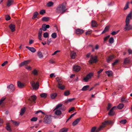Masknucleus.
Instances as JSON below:
<instances>
[{
    "label": "nucleus",
    "instance_id": "9d476101",
    "mask_svg": "<svg viewBox=\"0 0 132 132\" xmlns=\"http://www.w3.org/2000/svg\"><path fill=\"white\" fill-rule=\"evenodd\" d=\"M117 109L116 106H114L110 110V112L108 113V114L110 116L113 115L114 114V112L113 111V110Z\"/></svg>",
    "mask_w": 132,
    "mask_h": 132
},
{
    "label": "nucleus",
    "instance_id": "dca6fc26",
    "mask_svg": "<svg viewBox=\"0 0 132 132\" xmlns=\"http://www.w3.org/2000/svg\"><path fill=\"white\" fill-rule=\"evenodd\" d=\"M80 67L78 65H75L73 67V70L76 72H78L80 69Z\"/></svg>",
    "mask_w": 132,
    "mask_h": 132
},
{
    "label": "nucleus",
    "instance_id": "13d9d810",
    "mask_svg": "<svg viewBox=\"0 0 132 132\" xmlns=\"http://www.w3.org/2000/svg\"><path fill=\"white\" fill-rule=\"evenodd\" d=\"M119 60H116L115 61L112 63L113 65H116L119 62Z\"/></svg>",
    "mask_w": 132,
    "mask_h": 132
},
{
    "label": "nucleus",
    "instance_id": "c9c22d12",
    "mask_svg": "<svg viewBox=\"0 0 132 132\" xmlns=\"http://www.w3.org/2000/svg\"><path fill=\"white\" fill-rule=\"evenodd\" d=\"M124 106V105L122 103L119 104L118 106V108L119 109H122Z\"/></svg>",
    "mask_w": 132,
    "mask_h": 132
},
{
    "label": "nucleus",
    "instance_id": "338daca9",
    "mask_svg": "<svg viewBox=\"0 0 132 132\" xmlns=\"http://www.w3.org/2000/svg\"><path fill=\"white\" fill-rule=\"evenodd\" d=\"M75 108L74 107H72L71 108H70L69 109V110L68 111L69 112H70L72 111L73 110H74Z\"/></svg>",
    "mask_w": 132,
    "mask_h": 132
},
{
    "label": "nucleus",
    "instance_id": "3c124183",
    "mask_svg": "<svg viewBox=\"0 0 132 132\" xmlns=\"http://www.w3.org/2000/svg\"><path fill=\"white\" fill-rule=\"evenodd\" d=\"M43 36L44 38H46L48 37L49 36V34L47 32L44 33L43 34Z\"/></svg>",
    "mask_w": 132,
    "mask_h": 132
},
{
    "label": "nucleus",
    "instance_id": "f3484780",
    "mask_svg": "<svg viewBox=\"0 0 132 132\" xmlns=\"http://www.w3.org/2000/svg\"><path fill=\"white\" fill-rule=\"evenodd\" d=\"M80 119L81 118H79L76 119L72 123V125L73 126H75L76 125H77L80 121Z\"/></svg>",
    "mask_w": 132,
    "mask_h": 132
},
{
    "label": "nucleus",
    "instance_id": "2f4dec72",
    "mask_svg": "<svg viewBox=\"0 0 132 132\" xmlns=\"http://www.w3.org/2000/svg\"><path fill=\"white\" fill-rule=\"evenodd\" d=\"M25 111V108H22L21 109L20 113V114L22 116Z\"/></svg>",
    "mask_w": 132,
    "mask_h": 132
},
{
    "label": "nucleus",
    "instance_id": "4468645a",
    "mask_svg": "<svg viewBox=\"0 0 132 132\" xmlns=\"http://www.w3.org/2000/svg\"><path fill=\"white\" fill-rule=\"evenodd\" d=\"M18 86L20 88H22L24 87V83L21 82L20 81H18L17 82Z\"/></svg>",
    "mask_w": 132,
    "mask_h": 132
},
{
    "label": "nucleus",
    "instance_id": "7c9ffc66",
    "mask_svg": "<svg viewBox=\"0 0 132 132\" xmlns=\"http://www.w3.org/2000/svg\"><path fill=\"white\" fill-rule=\"evenodd\" d=\"M56 80L58 84H60V83L62 82V81L61 79V78L60 77H57L56 78Z\"/></svg>",
    "mask_w": 132,
    "mask_h": 132
},
{
    "label": "nucleus",
    "instance_id": "f03ea898",
    "mask_svg": "<svg viewBox=\"0 0 132 132\" xmlns=\"http://www.w3.org/2000/svg\"><path fill=\"white\" fill-rule=\"evenodd\" d=\"M67 10L65 6L62 3L59 5L56 8L55 12L57 13L62 14Z\"/></svg>",
    "mask_w": 132,
    "mask_h": 132
},
{
    "label": "nucleus",
    "instance_id": "de8ad7c7",
    "mask_svg": "<svg viewBox=\"0 0 132 132\" xmlns=\"http://www.w3.org/2000/svg\"><path fill=\"white\" fill-rule=\"evenodd\" d=\"M110 35H108V36L105 37L104 38V41L105 42L107 41L110 37Z\"/></svg>",
    "mask_w": 132,
    "mask_h": 132
},
{
    "label": "nucleus",
    "instance_id": "a211bd4d",
    "mask_svg": "<svg viewBox=\"0 0 132 132\" xmlns=\"http://www.w3.org/2000/svg\"><path fill=\"white\" fill-rule=\"evenodd\" d=\"M26 48H28L30 51L33 53L35 52L36 51V50L33 47H30L29 46H26Z\"/></svg>",
    "mask_w": 132,
    "mask_h": 132
},
{
    "label": "nucleus",
    "instance_id": "b1692460",
    "mask_svg": "<svg viewBox=\"0 0 132 132\" xmlns=\"http://www.w3.org/2000/svg\"><path fill=\"white\" fill-rule=\"evenodd\" d=\"M13 2V0H8L7 6L9 7L12 4Z\"/></svg>",
    "mask_w": 132,
    "mask_h": 132
},
{
    "label": "nucleus",
    "instance_id": "37998d69",
    "mask_svg": "<svg viewBox=\"0 0 132 132\" xmlns=\"http://www.w3.org/2000/svg\"><path fill=\"white\" fill-rule=\"evenodd\" d=\"M120 122L122 124H125L127 122V120L126 119L121 120L120 121Z\"/></svg>",
    "mask_w": 132,
    "mask_h": 132
},
{
    "label": "nucleus",
    "instance_id": "ea45409f",
    "mask_svg": "<svg viewBox=\"0 0 132 132\" xmlns=\"http://www.w3.org/2000/svg\"><path fill=\"white\" fill-rule=\"evenodd\" d=\"M47 94L46 93H43L40 94V96L43 98H45L46 97Z\"/></svg>",
    "mask_w": 132,
    "mask_h": 132
},
{
    "label": "nucleus",
    "instance_id": "774afa93",
    "mask_svg": "<svg viewBox=\"0 0 132 132\" xmlns=\"http://www.w3.org/2000/svg\"><path fill=\"white\" fill-rule=\"evenodd\" d=\"M5 99V98H3L1 99L0 100V105L2 104V102L4 101Z\"/></svg>",
    "mask_w": 132,
    "mask_h": 132
},
{
    "label": "nucleus",
    "instance_id": "0eeeda50",
    "mask_svg": "<svg viewBox=\"0 0 132 132\" xmlns=\"http://www.w3.org/2000/svg\"><path fill=\"white\" fill-rule=\"evenodd\" d=\"M93 73L92 72L89 73L86 75V77L84 78V80L85 82H88L89 79H90L93 76Z\"/></svg>",
    "mask_w": 132,
    "mask_h": 132
},
{
    "label": "nucleus",
    "instance_id": "69168bd1",
    "mask_svg": "<svg viewBox=\"0 0 132 132\" xmlns=\"http://www.w3.org/2000/svg\"><path fill=\"white\" fill-rule=\"evenodd\" d=\"M103 69H101L100 70H99V71H98V72H97V73L98 74V77H99L100 76V73L102 72L103 71Z\"/></svg>",
    "mask_w": 132,
    "mask_h": 132
},
{
    "label": "nucleus",
    "instance_id": "7ed1b4c3",
    "mask_svg": "<svg viewBox=\"0 0 132 132\" xmlns=\"http://www.w3.org/2000/svg\"><path fill=\"white\" fill-rule=\"evenodd\" d=\"M113 122L111 120H109L106 121L102 123V124L98 128V129L96 130V131L98 132L103 128L105 127L106 125L108 124H113Z\"/></svg>",
    "mask_w": 132,
    "mask_h": 132
},
{
    "label": "nucleus",
    "instance_id": "c756f323",
    "mask_svg": "<svg viewBox=\"0 0 132 132\" xmlns=\"http://www.w3.org/2000/svg\"><path fill=\"white\" fill-rule=\"evenodd\" d=\"M89 85H86L84 86L82 88L81 90L83 91H85L89 87Z\"/></svg>",
    "mask_w": 132,
    "mask_h": 132
},
{
    "label": "nucleus",
    "instance_id": "2eb2a0df",
    "mask_svg": "<svg viewBox=\"0 0 132 132\" xmlns=\"http://www.w3.org/2000/svg\"><path fill=\"white\" fill-rule=\"evenodd\" d=\"M9 27L11 29L12 32H13L15 30V25L11 24L9 26Z\"/></svg>",
    "mask_w": 132,
    "mask_h": 132
},
{
    "label": "nucleus",
    "instance_id": "a18cd8bd",
    "mask_svg": "<svg viewBox=\"0 0 132 132\" xmlns=\"http://www.w3.org/2000/svg\"><path fill=\"white\" fill-rule=\"evenodd\" d=\"M42 20L43 21H47L49 20V18L47 17H44L42 18Z\"/></svg>",
    "mask_w": 132,
    "mask_h": 132
},
{
    "label": "nucleus",
    "instance_id": "8fccbe9b",
    "mask_svg": "<svg viewBox=\"0 0 132 132\" xmlns=\"http://www.w3.org/2000/svg\"><path fill=\"white\" fill-rule=\"evenodd\" d=\"M38 13L37 12H35L34 13L33 16L32 17V18L34 19L36 18L38 15Z\"/></svg>",
    "mask_w": 132,
    "mask_h": 132
},
{
    "label": "nucleus",
    "instance_id": "c85d7f7f",
    "mask_svg": "<svg viewBox=\"0 0 132 132\" xmlns=\"http://www.w3.org/2000/svg\"><path fill=\"white\" fill-rule=\"evenodd\" d=\"M32 73L35 76L37 75L38 74V71L36 69L33 70L32 71Z\"/></svg>",
    "mask_w": 132,
    "mask_h": 132
},
{
    "label": "nucleus",
    "instance_id": "72a5a7b5",
    "mask_svg": "<svg viewBox=\"0 0 132 132\" xmlns=\"http://www.w3.org/2000/svg\"><path fill=\"white\" fill-rule=\"evenodd\" d=\"M109 26H106L104 30L102 32V34H103V33L108 31L109 30Z\"/></svg>",
    "mask_w": 132,
    "mask_h": 132
},
{
    "label": "nucleus",
    "instance_id": "603ef678",
    "mask_svg": "<svg viewBox=\"0 0 132 132\" xmlns=\"http://www.w3.org/2000/svg\"><path fill=\"white\" fill-rule=\"evenodd\" d=\"M129 2H128L126 3V5L124 8L125 10L127 9L129 7Z\"/></svg>",
    "mask_w": 132,
    "mask_h": 132
},
{
    "label": "nucleus",
    "instance_id": "473e14b6",
    "mask_svg": "<svg viewBox=\"0 0 132 132\" xmlns=\"http://www.w3.org/2000/svg\"><path fill=\"white\" fill-rule=\"evenodd\" d=\"M98 129V128L96 129V127H92L91 130V132H98L96 131V130Z\"/></svg>",
    "mask_w": 132,
    "mask_h": 132
},
{
    "label": "nucleus",
    "instance_id": "f257e3e1",
    "mask_svg": "<svg viewBox=\"0 0 132 132\" xmlns=\"http://www.w3.org/2000/svg\"><path fill=\"white\" fill-rule=\"evenodd\" d=\"M132 15L131 12L127 16L126 20V25L124 27L125 31L129 30L132 29V26L129 24L130 20L132 19Z\"/></svg>",
    "mask_w": 132,
    "mask_h": 132
},
{
    "label": "nucleus",
    "instance_id": "4be33fe9",
    "mask_svg": "<svg viewBox=\"0 0 132 132\" xmlns=\"http://www.w3.org/2000/svg\"><path fill=\"white\" fill-rule=\"evenodd\" d=\"M92 26V27H97L98 24L96 21L94 20H92L91 22Z\"/></svg>",
    "mask_w": 132,
    "mask_h": 132
},
{
    "label": "nucleus",
    "instance_id": "c03bdc74",
    "mask_svg": "<svg viewBox=\"0 0 132 132\" xmlns=\"http://www.w3.org/2000/svg\"><path fill=\"white\" fill-rule=\"evenodd\" d=\"M51 36L52 38L54 39L55 38L57 37L56 34L55 32L53 33L52 34Z\"/></svg>",
    "mask_w": 132,
    "mask_h": 132
},
{
    "label": "nucleus",
    "instance_id": "09e8293b",
    "mask_svg": "<svg viewBox=\"0 0 132 132\" xmlns=\"http://www.w3.org/2000/svg\"><path fill=\"white\" fill-rule=\"evenodd\" d=\"M37 118L36 117H33L30 119L31 121H36L37 120Z\"/></svg>",
    "mask_w": 132,
    "mask_h": 132
},
{
    "label": "nucleus",
    "instance_id": "412c9836",
    "mask_svg": "<svg viewBox=\"0 0 132 132\" xmlns=\"http://www.w3.org/2000/svg\"><path fill=\"white\" fill-rule=\"evenodd\" d=\"M76 53L74 51H71V56L72 59H74L76 56Z\"/></svg>",
    "mask_w": 132,
    "mask_h": 132
},
{
    "label": "nucleus",
    "instance_id": "5701e85b",
    "mask_svg": "<svg viewBox=\"0 0 132 132\" xmlns=\"http://www.w3.org/2000/svg\"><path fill=\"white\" fill-rule=\"evenodd\" d=\"M37 55L38 57L40 59L42 58L43 57V56L42 53L40 51H38L37 52Z\"/></svg>",
    "mask_w": 132,
    "mask_h": 132
},
{
    "label": "nucleus",
    "instance_id": "052dcab7",
    "mask_svg": "<svg viewBox=\"0 0 132 132\" xmlns=\"http://www.w3.org/2000/svg\"><path fill=\"white\" fill-rule=\"evenodd\" d=\"M10 18H11V17L10 16H9V15H6L5 19L6 20L8 21V20H10Z\"/></svg>",
    "mask_w": 132,
    "mask_h": 132
},
{
    "label": "nucleus",
    "instance_id": "bb28decb",
    "mask_svg": "<svg viewBox=\"0 0 132 132\" xmlns=\"http://www.w3.org/2000/svg\"><path fill=\"white\" fill-rule=\"evenodd\" d=\"M57 95V94L56 93H53L51 95V97L53 99H55Z\"/></svg>",
    "mask_w": 132,
    "mask_h": 132
},
{
    "label": "nucleus",
    "instance_id": "f704fd0d",
    "mask_svg": "<svg viewBox=\"0 0 132 132\" xmlns=\"http://www.w3.org/2000/svg\"><path fill=\"white\" fill-rule=\"evenodd\" d=\"M114 57V56L113 55H111L107 59L108 62H109L111 60L113 59Z\"/></svg>",
    "mask_w": 132,
    "mask_h": 132
},
{
    "label": "nucleus",
    "instance_id": "5fc2aeb1",
    "mask_svg": "<svg viewBox=\"0 0 132 132\" xmlns=\"http://www.w3.org/2000/svg\"><path fill=\"white\" fill-rule=\"evenodd\" d=\"M92 30H89L88 31H87L86 32V35H89L92 33Z\"/></svg>",
    "mask_w": 132,
    "mask_h": 132
},
{
    "label": "nucleus",
    "instance_id": "39448f33",
    "mask_svg": "<svg viewBox=\"0 0 132 132\" xmlns=\"http://www.w3.org/2000/svg\"><path fill=\"white\" fill-rule=\"evenodd\" d=\"M30 83L34 89L37 90L39 88V85L38 82H37L35 83L34 81H32L30 82Z\"/></svg>",
    "mask_w": 132,
    "mask_h": 132
},
{
    "label": "nucleus",
    "instance_id": "1a4fd4ad",
    "mask_svg": "<svg viewBox=\"0 0 132 132\" xmlns=\"http://www.w3.org/2000/svg\"><path fill=\"white\" fill-rule=\"evenodd\" d=\"M30 61V60H27L19 64V66L21 67L24 65H26V66L28 64Z\"/></svg>",
    "mask_w": 132,
    "mask_h": 132
},
{
    "label": "nucleus",
    "instance_id": "f8f14e48",
    "mask_svg": "<svg viewBox=\"0 0 132 132\" xmlns=\"http://www.w3.org/2000/svg\"><path fill=\"white\" fill-rule=\"evenodd\" d=\"M9 91L13 92L14 90V85L12 84H11L10 85L7 87Z\"/></svg>",
    "mask_w": 132,
    "mask_h": 132
},
{
    "label": "nucleus",
    "instance_id": "864d4df0",
    "mask_svg": "<svg viewBox=\"0 0 132 132\" xmlns=\"http://www.w3.org/2000/svg\"><path fill=\"white\" fill-rule=\"evenodd\" d=\"M119 30H118L117 31H113L111 33V34L112 35H114L117 34L119 31Z\"/></svg>",
    "mask_w": 132,
    "mask_h": 132
},
{
    "label": "nucleus",
    "instance_id": "393cba45",
    "mask_svg": "<svg viewBox=\"0 0 132 132\" xmlns=\"http://www.w3.org/2000/svg\"><path fill=\"white\" fill-rule=\"evenodd\" d=\"M55 114L57 116H59L62 113L60 110H56L55 112Z\"/></svg>",
    "mask_w": 132,
    "mask_h": 132
},
{
    "label": "nucleus",
    "instance_id": "20e7f679",
    "mask_svg": "<svg viewBox=\"0 0 132 132\" xmlns=\"http://www.w3.org/2000/svg\"><path fill=\"white\" fill-rule=\"evenodd\" d=\"M52 118L50 115H46L43 119V122L45 123L48 124L51 121Z\"/></svg>",
    "mask_w": 132,
    "mask_h": 132
},
{
    "label": "nucleus",
    "instance_id": "9b49d317",
    "mask_svg": "<svg viewBox=\"0 0 132 132\" xmlns=\"http://www.w3.org/2000/svg\"><path fill=\"white\" fill-rule=\"evenodd\" d=\"M63 82H62L59 84H58L57 86L60 89L63 90L65 88V86L63 84Z\"/></svg>",
    "mask_w": 132,
    "mask_h": 132
},
{
    "label": "nucleus",
    "instance_id": "4d7b16f0",
    "mask_svg": "<svg viewBox=\"0 0 132 132\" xmlns=\"http://www.w3.org/2000/svg\"><path fill=\"white\" fill-rule=\"evenodd\" d=\"M25 68L27 69L28 70H30L31 69V67L29 65H26L25 66Z\"/></svg>",
    "mask_w": 132,
    "mask_h": 132
},
{
    "label": "nucleus",
    "instance_id": "4c0bfd02",
    "mask_svg": "<svg viewBox=\"0 0 132 132\" xmlns=\"http://www.w3.org/2000/svg\"><path fill=\"white\" fill-rule=\"evenodd\" d=\"M68 129L65 128H63L60 129L59 132H67Z\"/></svg>",
    "mask_w": 132,
    "mask_h": 132
},
{
    "label": "nucleus",
    "instance_id": "bf43d9fd",
    "mask_svg": "<svg viewBox=\"0 0 132 132\" xmlns=\"http://www.w3.org/2000/svg\"><path fill=\"white\" fill-rule=\"evenodd\" d=\"M45 13V11L44 10H42L40 12V14L41 15H43Z\"/></svg>",
    "mask_w": 132,
    "mask_h": 132
},
{
    "label": "nucleus",
    "instance_id": "0e129e2a",
    "mask_svg": "<svg viewBox=\"0 0 132 132\" xmlns=\"http://www.w3.org/2000/svg\"><path fill=\"white\" fill-rule=\"evenodd\" d=\"M47 44L48 45H49L50 43L52 42V39L51 38L49 39H48L47 40Z\"/></svg>",
    "mask_w": 132,
    "mask_h": 132
},
{
    "label": "nucleus",
    "instance_id": "a878e982",
    "mask_svg": "<svg viewBox=\"0 0 132 132\" xmlns=\"http://www.w3.org/2000/svg\"><path fill=\"white\" fill-rule=\"evenodd\" d=\"M54 4L53 3L52 1H50L48 2L46 4V5L48 7H50L53 6Z\"/></svg>",
    "mask_w": 132,
    "mask_h": 132
},
{
    "label": "nucleus",
    "instance_id": "58836bf2",
    "mask_svg": "<svg viewBox=\"0 0 132 132\" xmlns=\"http://www.w3.org/2000/svg\"><path fill=\"white\" fill-rule=\"evenodd\" d=\"M114 39L112 37H111L110 38L109 40V43L111 44H112L114 43Z\"/></svg>",
    "mask_w": 132,
    "mask_h": 132
},
{
    "label": "nucleus",
    "instance_id": "6e6d98bb",
    "mask_svg": "<svg viewBox=\"0 0 132 132\" xmlns=\"http://www.w3.org/2000/svg\"><path fill=\"white\" fill-rule=\"evenodd\" d=\"M40 112H41L43 114L45 115V114L44 112L40 110L35 112V114H36Z\"/></svg>",
    "mask_w": 132,
    "mask_h": 132
},
{
    "label": "nucleus",
    "instance_id": "ddd939ff",
    "mask_svg": "<svg viewBox=\"0 0 132 132\" xmlns=\"http://www.w3.org/2000/svg\"><path fill=\"white\" fill-rule=\"evenodd\" d=\"M50 28V26L49 25H46L45 24H43L42 26V29L44 31L46 30L47 29Z\"/></svg>",
    "mask_w": 132,
    "mask_h": 132
},
{
    "label": "nucleus",
    "instance_id": "49530a36",
    "mask_svg": "<svg viewBox=\"0 0 132 132\" xmlns=\"http://www.w3.org/2000/svg\"><path fill=\"white\" fill-rule=\"evenodd\" d=\"M7 126L6 127V129L8 131H11V129L10 128V126L9 125V123H7L6 125Z\"/></svg>",
    "mask_w": 132,
    "mask_h": 132
},
{
    "label": "nucleus",
    "instance_id": "6e6552de",
    "mask_svg": "<svg viewBox=\"0 0 132 132\" xmlns=\"http://www.w3.org/2000/svg\"><path fill=\"white\" fill-rule=\"evenodd\" d=\"M75 33L77 35H81L84 32V30L80 29H77L75 30Z\"/></svg>",
    "mask_w": 132,
    "mask_h": 132
},
{
    "label": "nucleus",
    "instance_id": "e433bc0d",
    "mask_svg": "<svg viewBox=\"0 0 132 132\" xmlns=\"http://www.w3.org/2000/svg\"><path fill=\"white\" fill-rule=\"evenodd\" d=\"M70 94V91L68 90H67L65 91L64 93V95L65 96H67Z\"/></svg>",
    "mask_w": 132,
    "mask_h": 132
},
{
    "label": "nucleus",
    "instance_id": "a19ab883",
    "mask_svg": "<svg viewBox=\"0 0 132 132\" xmlns=\"http://www.w3.org/2000/svg\"><path fill=\"white\" fill-rule=\"evenodd\" d=\"M12 121L13 124L16 126H18L20 124L19 122L18 121H16L13 120H12Z\"/></svg>",
    "mask_w": 132,
    "mask_h": 132
},
{
    "label": "nucleus",
    "instance_id": "cd10ccee",
    "mask_svg": "<svg viewBox=\"0 0 132 132\" xmlns=\"http://www.w3.org/2000/svg\"><path fill=\"white\" fill-rule=\"evenodd\" d=\"M130 62L129 59L128 58H126L124 60L123 63L124 64H126L129 63Z\"/></svg>",
    "mask_w": 132,
    "mask_h": 132
},
{
    "label": "nucleus",
    "instance_id": "6ab92c4d",
    "mask_svg": "<svg viewBox=\"0 0 132 132\" xmlns=\"http://www.w3.org/2000/svg\"><path fill=\"white\" fill-rule=\"evenodd\" d=\"M37 97L35 95H33L31 96V98L29 99V100L31 102L34 101L36 100Z\"/></svg>",
    "mask_w": 132,
    "mask_h": 132
},
{
    "label": "nucleus",
    "instance_id": "680f3d73",
    "mask_svg": "<svg viewBox=\"0 0 132 132\" xmlns=\"http://www.w3.org/2000/svg\"><path fill=\"white\" fill-rule=\"evenodd\" d=\"M60 50H58L55 51L53 53H52V55H55L57 53L60 52Z\"/></svg>",
    "mask_w": 132,
    "mask_h": 132
},
{
    "label": "nucleus",
    "instance_id": "aec40b11",
    "mask_svg": "<svg viewBox=\"0 0 132 132\" xmlns=\"http://www.w3.org/2000/svg\"><path fill=\"white\" fill-rule=\"evenodd\" d=\"M105 73L108 75L109 77L112 76L113 75V72L110 70H109L105 71Z\"/></svg>",
    "mask_w": 132,
    "mask_h": 132
},
{
    "label": "nucleus",
    "instance_id": "423d86ee",
    "mask_svg": "<svg viewBox=\"0 0 132 132\" xmlns=\"http://www.w3.org/2000/svg\"><path fill=\"white\" fill-rule=\"evenodd\" d=\"M97 61L98 59L97 56H93L91 55L89 62L90 64H92L96 62Z\"/></svg>",
    "mask_w": 132,
    "mask_h": 132
},
{
    "label": "nucleus",
    "instance_id": "79ce46f5",
    "mask_svg": "<svg viewBox=\"0 0 132 132\" xmlns=\"http://www.w3.org/2000/svg\"><path fill=\"white\" fill-rule=\"evenodd\" d=\"M62 106V104H58L56 106L54 110V111L57 109L61 107V106Z\"/></svg>",
    "mask_w": 132,
    "mask_h": 132
},
{
    "label": "nucleus",
    "instance_id": "e2e57ef3",
    "mask_svg": "<svg viewBox=\"0 0 132 132\" xmlns=\"http://www.w3.org/2000/svg\"><path fill=\"white\" fill-rule=\"evenodd\" d=\"M74 99V98L69 99L67 100V101H66V102L68 103L71 102L72 101H73Z\"/></svg>",
    "mask_w": 132,
    "mask_h": 132
}]
</instances>
